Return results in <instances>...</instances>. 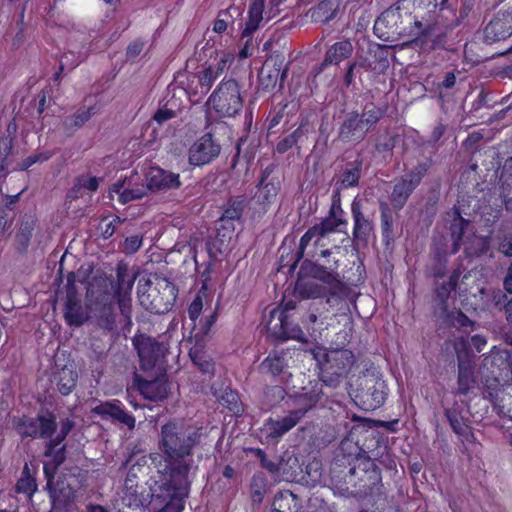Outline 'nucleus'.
Returning <instances> with one entry per match:
<instances>
[{"instance_id":"1","label":"nucleus","mask_w":512,"mask_h":512,"mask_svg":"<svg viewBox=\"0 0 512 512\" xmlns=\"http://www.w3.org/2000/svg\"><path fill=\"white\" fill-rule=\"evenodd\" d=\"M203 427L181 419L163 424L158 436L160 453L150 455L156 469L151 490L156 498L169 499L170 508L179 512L184 509V499L190 489L189 472L192 469L193 450L200 445Z\"/></svg>"},{"instance_id":"2","label":"nucleus","mask_w":512,"mask_h":512,"mask_svg":"<svg viewBox=\"0 0 512 512\" xmlns=\"http://www.w3.org/2000/svg\"><path fill=\"white\" fill-rule=\"evenodd\" d=\"M338 262L339 260L334 259L333 264L323 265L309 259L304 260L301 271L320 283L309 281L298 284L296 291L299 296L303 299L325 298L331 307L345 305L349 309L347 302H354L356 293L337 272Z\"/></svg>"},{"instance_id":"3","label":"nucleus","mask_w":512,"mask_h":512,"mask_svg":"<svg viewBox=\"0 0 512 512\" xmlns=\"http://www.w3.org/2000/svg\"><path fill=\"white\" fill-rule=\"evenodd\" d=\"M47 478L46 488L52 503V509L59 512H76L77 488L81 484L82 474L78 467L65 469L56 482L50 473V466L44 465Z\"/></svg>"},{"instance_id":"4","label":"nucleus","mask_w":512,"mask_h":512,"mask_svg":"<svg viewBox=\"0 0 512 512\" xmlns=\"http://www.w3.org/2000/svg\"><path fill=\"white\" fill-rule=\"evenodd\" d=\"M383 115L384 110L372 102L366 103L361 113L343 111L337 139L342 143L361 142Z\"/></svg>"},{"instance_id":"5","label":"nucleus","mask_w":512,"mask_h":512,"mask_svg":"<svg viewBox=\"0 0 512 512\" xmlns=\"http://www.w3.org/2000/svg\"><path fill=\"white\" fill-rule=\"evenodd\" d=\"M314 357L321 368V380L330 387H337L356 362L351 350L344 348H319Z\"/></svg>"},{"instance_id":"6","label":"nucleus","mask_w":512,"mask_h":512,"mask_svg":"<svg viewBox=\"0 0 512 512\" xmlns=\"http://www.w3.org/2000/svg\"><path fill=\"white\" fill-rule=\"evenodd\" d=\"M138 298L140 304L155 314H164L174 305L177 298L176 286L164 277L155 275L144 284H139Z\"/></svg>"},{"instance_id":"7","label":"nucleus","mask_w":512,"mask_h":512,"mask_svg":"<svg viewBox=\"0 0 512 512\" xmlns=\"http://www.w3.org/2000/svg\"><path fill=\"white\" fill-rule=\"evenodd\" d=\"M351 395L358 407L372 411L384 404L388 395L387 385L378 372L367 370L356 379Z\"/></svg>"},{"instance_id":"8","label":"nucleus","mask_w":512,"mask_h":512,"mask_svg":"<svg viewBox=\"0 0 512 512\" xmlns=\"http://www.w3.org/2000/svg\"><path fill=\"white\" fill-rule=\"evenodd\" d=\"M114 296L107 287L92 286L87 291L86 308L99 328L113 333L117 330Z\"/></svg>"},{"instance_id":"9","label":"nucleus","mask_w":512,"mask_h":512,"mask_svg":"<svg viewBox=\"0 0 512 512\" xmlns=\"http://www.w3.org/2000/svg\"><path fill=\"white\" fill-rule=\"evenodd\" d=\"M317 397L308 393L296 398L297 408L291 410L288 415L280 419L269 418L265 421L262 432L272 441H278L284 434L294 428L305 414L315 405Z\"/></svg>"},{"instance_id":"10","label":"nucleus","mask_w":512,"mask_h":512,"mask_svg":"<svg viewBox=\"0 0 512 512\" xmlns=\"http://www.w3.org/2000/svg\"><path fill=\"white\" fill-rule=\"evenodd\" d=\"M433 165L431 157L418 161L394 185L390 201L394 209L401 210L407 203L414 190L420 185L423 178Z\"/></svg>"},{"instance_id":"11","label":"nucleus","mask_w":512,"mask_h":512,"mask_svg":"<svg viewBox=\"0 0 512 512\" xmlns=\"http://www.w3.org/2000/svg\"><path fill=\"white\" fill-rule=\"evenodd\" d=\"M208 101L219 115L224 117L235 116L243 106V98L238 82L234 79H223L210 95Z\"/></svg>"},{"instance_id":"12","label":"nucleus","mask_w":512,"mask_h":512,"mask_svg":"<svg viewBox=\"0 0 512 512\" xmlns=\"http://www.w3.org/2000/svg\"><path fill=\"white\" fill-rule=\"evenodd\" d=\"M353 241L366 245L374 232L375 208L366 197H355L351 204Z\"/></svg>"},{"instance_id":"13","label":"nucleus","mask_w":512,"mask_h":512,"mask_svg":"<svg viewBox=\"0 0 512 512\" xmlns=\"http://www.w3.org/2000/svg\"><path fill=\"white\" fill-rule=\"evenodd\" d=\"M358 459L347 455H338L330 466V483L335 494L349 497V490L355 487Z\"/></svg>"},{"instance_id":"14","label":"nucleus","mask_w":512,"mask_h":512,"mask_svg":"<svg viewBox=\"0 0 512 512\" xmlns=\"http://www.w3.org/2000/svg\"><path fill=\"white\" fill-rule=\"evenodd\" d=\"M116 283L112 285L114 289L113 296L117 300L118 307L121 315L125 319L124 328L130 331L132 326V305H131V292L136 279L135 274H131L126 265H118L116 269Z\"/></svg>"},{"instance_id":"15","label":"nucleus","mask_w":512,"mask_h":512,"mask_svg":"<svg viewBox=\"0 0 512 512\" xmlns=\"http://www.w3.org/2000/svg\"><path fill=\"white\" fill-rule=\"evenodd\" d=\"M375 456H368V459H358V468H356V478L353 479L355 487L349 490V497H365L373 493L374 489L381 481L380 471L372 461Z\"/></svg>"},{"instance_id":"16","label":"nucleus","mask_w":512,"mask_h":512,"mask_svg":"<svg viewBox=\"0 0 512 512\" xmlns=\"http://www.w3.org/2000/svg\"><path fill=\"white\" fill-rule=\"evenodd\" d=\"M57 428L56 417L52 412L46 411L35 418L23 417L16 425L17 432L22 437L51 438Z\"/></svg>"},{"instance_id":"17","label":"nucleus","mask_w":512,"mask_h":512,"mask_svg":"<svg viewBox=\"0 0 512 512\" xmlns=\"http://www.w3.org/2000/svg\"><path fill=\"white\" fill-rule=\"evenodd\" d=\"M335 205L336 203L333 202L328 217H326L320 224H317L309 228L301 237L299 247L296 253L297 261L304 257L306 249L308 248L311 241H313L314 247L322 246L321 240L327 234L334 232L340 225L345 223L344 220L335 217Z\"/></svg>"},{"instance_id":"18","label":"nucleus","mask_w":512,"mask_h":512,"mask_svg":"<svg viewBox=\"0 0 512 512\" xmlns=\"http://www.w3.org/2000/svg\"><path fill=\"white\" fill-rule=\"evenodd\" d=\"M289 63L285 62L283 55L276 54L271 56L259 72V84L262 89L269 91L274 89L279 81V88H283L284 81L287 78Z\"/></svg>"},{"instance_id":"19","label":"nucleus","mask_w":512,"mask_h":512,"mask_svg":"<svg viewBox=\"0 0 512 512\" xmlns=\"http://www.w3.org/2000/svg\"><path fill=\"white\" fill-rule=\"evenodd\" d=\"M275 170V164H270L263 170L258 191L255 194L257 203L262 206L264 211L275 203L282 187V180L279 175L274 173Z\"/></svg>"},{"instance_id":"20","label":"nucleus","mask_w":512,"mask_h":512,"mask_svg":"<svg viewBox=\"0 0 512 512\" xmlns=\"http://www.w3.org/2000/svg\"><path fill=\"white\" fill-rule=\"evenodd\" d=\"M295 303L290 300L284 304L283 309H273L270 312V320L267 323L268 331L279 340L295 338L301 330L294 326L288 320L287 312L295 308Z\"/></svg>"},{"instance_id":"21","label":"nucleus","mask_w":512,"mask_h":512,"mask_svg":"<svg viewBox=\"0 0 512 512\" xmlns=\"http://www.w3.org/2000/svg\"><path fill=\"white\" fill-rule=\"evenodd\" d=\"M133 345L140 358L141 368L144 370L152 369L167 351L163 343L145 335H136L133 338Z\"/></svg>"},{"instance_id":"22","label":"nucleus","mask_w":512,"mask_h":512,"mask_svg":"<svg viewBox=\"0 0 512 512\" xmlns=\"http://www.w3.org/2000/svg\"><path fill=\"white\" fill-rule=\"evenodd\" d=\"M221 152V146L211 133H206L189 148V163L193 166H203L215 160Z\"/></svg>"},{"instance_id":"23","label":"nucleus","mask_w":512,"mask_h":512,"mask_svg":"<svg viewBox=\"0 0 512 512\" xmlns=\"http://www.w3.org/2000/svg\"><path fill=\"white\" fill-rule=\"evenodd\" d=\"M512 35V10L499 11L483 29L486 44L504 41Z\"/></svg>"},{"instance_id":"24","label":"nucleus","mask_w":512,"mask_h":512,"mask_svg":"<svg viewBox=\"0 0 512 512\" xmlns=\"http://www.w3.org/2000/svg\"><path fill=\"white\" fill-rule=\"evenodd\" d=\"M470 221L461 216L459 209L455 208L449 225V234L452 240L450 254H456L462 245L466 256L470 257L475 254L468 245L471 236L468 234Z\"/></svg>"},{"instance_id":"25","label":"nucleus","mask_w":512,"mask_h":512,"mask_svg":"<svg viewBox=\"0 0 512 512\" xmlns=\"http://www.w3.org/2000/svg\"><path fill=\"white\" fill-rule=\"evenodd\" d=\"M289 353L284 351L271 352L260 364L259 370L262 374L269 375L279 382L286 383L292 377L290 371Z\"/></svg>"},{"instance_id":"26","label":"nucleus","mask_w":512,"mask_h":512,"mask_svg":"<svg viewBox=\"0 0 512 512\" xmlns=\"http://www.w3.org/2000/svg\"><path fill=\"white\" fill-rule=\"evenodd\" d=\"M402 22L401 8L398 5L385 10L375 21L373 29L379 38L389 40L394 35L406 32L405 28L401 26Z\"/></svg>"},{"instance_id":"27","label":"nucleus","mask_w":512,"mask_h":512,"mask_svg":"<svg viewBox=\"0 0 512 512\" xmlns=\"http://www.w3.org/2000/svg\"><path fill=\"white\" fill-rule=\"evenodd\" d=\"M92 413L100 416L104 420H111L125 425L128 429L135 428V417L125 411L119 400L100 402L92 408Z\"/></svg>"},{"instance_id":"28","label":"nucleus","mask_w":512,"mask_h":512,"mask_svg":"<svg viewBox=\"0 0 512 512\" xmlns=\"http://www.w3.org/2000/svg\"><path fill=\"white\" fill-rule=\"evenodd\" d=\"M363 160L356 159L353 162H349L345 165L343 170L334 176V203L340 202V192L342 190L356 187L359 184V180L362 175Z\"/></svg>"},{"instance_id":"29","label":"nucleus","mask_w":512,"mask_h":512,"mask_svg":"<svg viewBox=\"0 0 512 512\" xmlns=\"http://www.w3.org/2000/svg\"><path fill=\"white\" fill-rule=\"evenodd\" d=\"M148 191H162L177 189L181 186L179 174L159 167L150 168L146 176Z\"/></svg>"},{"instance_id":"30","label":"nucleus","mask_w":512,"mask_h":512,"mask_svg":"<svg viewBox=\"0 0 512 512\" xmlns=\"http://www.w3.org/2000/svg\"><path fill=\"white\" fill-rule=\"evenodd\" d=\"M64 318L69 326L80 327L88 319L81 300L78 297L74 287L67 290L66 301L64 305Z\"/></svg>"},{"instance_id":"31","label":"nucleus","mask_w":512,"mask_h":512,"mask_svg":"<svg viewBox=\"0 0 512 512\" xmlns=\"http://www.w3.org/2000/svg\"><path fill=\"white\" fill-rule=\"evenodd\" d=\"M444 416L456 435L465 440L473 436L469 420L463 414V406L457 401H455L451 407L444 409Z\"/></svg>"},{"instance_id":"32","label":"nucleus","mask_w":512,"mask_h":512,"mask_svg":"<svg viewBox=\"0 0 512 512\" xmlns=\"http://www.w3.org/2000/svg\"><path fill=\"white\" fill-rule=\"evenodd\" d=\"M475 363L473 360L459 359L456 395H467L475 387L476 377L474 373Z\"/></svg>"},{"instance_id":"33","label":"nucleus","mask_w":512,"mask_h":512,"mask_svg":"<svg viewBox=\"0 0 512 512\" xmlns=\"http://www.w3.org/2000/svg\"><path fill=\"white\" fill-rule=\"evenodd\" d=\"M353 50V45L349 40H342L334 43L326 51L324 60L320 66V71L328 65H338L342 61L350 58Z\"/></svg>"},{"instance_id":"34","label":"nucleus","mask_w":512,"mask_h":512,"mask_svg":"<svg viewBox=\"0 0 512 512\" xmlns=\"http://www.w3.org/2000/svg\"><path fill=\"white\" fill-rule=\"evenodd\" d=\"M93 110V107H80L73 114L63 117L61 125L66 136H73L78 129L88 122L95 113Z\"/></svg>"},{"instance_id":"35","label":"nucleus","mask_w":512,"mask_h":512,"mask_svg":"<svg viewBox=\"0 0 512 512\" xmlns=\"http://www.w3.org/2000/svg\"><path fill=\"white\" fill-rule=\"evenodd\" d=\"M301 499L290 490L278 491L273 498L271 512H298Z\"/></svg>"},{"instance_id":"36","label":"nucleus","mask_w":512,"mask_h":512,"mask_svg":"<svg viewBox=\"0 0 512 512\" xmlns=\"http://www.w3.org/2000/svg\"><path fill=\"white\" fill-rule=\"evenodd\" d=\"M246 207L247 202L245 198L236 197L229 199L226 208L224 209L221 217L219 218V222L223 223L222 227L234 229L232 222L241 220L242 214Z\"/></svg>"},{"instance_id":"37","label":"nucleus","mask_w":512,"mask_h":512,"mask_svg":"<svg viewBox=\"0 0 512 512\" xmlns=\"http://www.w3.org/2000/svg\"><path fill=\"white\" fill-rule=\"evenodd\" d=\"M341 0H320L312 10V19L317 23H328L335 19L339 13Z\"/></svg>"},{"instance_id":"38","label":"nucleus","mask_w":512,"mask_h":512,"mask_svg":"<svg viewBox=\"0 0 512 512\" xmlns=\"http://www.w3.org/2000/svg\"><path fill=\"white\" fill-rule=\"evenodd\" d=\"M189 357L195 367L204 374L209 377L214 375L215 372V362L211 358L210 355L201 347L199 342L192 347L189 351Z\"/></svg>"},{"instance_id":"39","label":"nucleus","mask_w":512,"mask_h":512,"mask_svg":"<svg viewBox=\"0 0 512 512\" xmlns=\"http://www.w3.org/2000/svg\"><path fill=\"white\" fill-rule=\"evenodd\" d=\"M307 133L308 125L302 122L292 133L279 140L276 144V152L283 154L294 147L299 149L298 144L306 138Z\"/></svg>"},{"instance_id":"40","label":"nucleus","mask_w":512,"mask_h":512,"mask_svg":"<svg viewBox=\"0 0 512 512\" xmlns=\"http://www.w3.org/2000/svg\"><path fill=\"white\" fill-rule=\"evenodd\" d=\"M35 225L36 220L32 217H27L22 220L20 228L15 236V248L18 252L25 253L27 251Z\"/></svg>"},{"instance_id":"41","label":"nucleus","mask_w":512,"mask_h":512,"mask_svg":"<svg viewBox=\"0 0 512 512\" xmlns=\"http://www.w3.org/2000/svg\"><path fill=\"white\" fill-rule=\"evenodd\" d=\"M297 463V458L289 455L287 452L284 453V455L281 456L277 461L276 473L274 475L278 478V480H293L297 476L295 469Z\"/></svg>"},{"instance_id":"42","label":"nucleus","mask_w":512,"mask_h":512,"mask_svg":"<svg viewBox=\"0 0 512 512\" xmlns=\"http://www.w3.org/2000/svg\"><path fill=\"white\" fill-rule=\"evenodd\" d=\"M265 0H252L249 7V19L243 30V37H249L255 32L263 19Z\"/></svg>"},{"instance_id":"43","label":"nucleus","mask_w":512,"mask_h":512,"mask_svg":"<svg viewBox=\"0 0 512 512\" xmlns=\"http://www.w3.org/2000/svg\"><path fill=\"white\" fill-rule=\"evenodd\" d=\"M77 374L68 367H63L54 376V381L58 391L66 396L69 395L76 386Z\"/></svg>"},{"instance_id":"44","label":"nucleus","mask_w":512,"mask_h":512,"mask_svg":"<svg viewBox=\"0 0 512 512\" xmlns=\"http://www.w3.org/2000/svg\"><path fill=\"white\" fill-rule=\"evenodd\" d=\"M501 196L506 207L512 205V158L505 161L500 174Z\"/></svg>"},{"instance_id":"45","label":"nucleus","mask_w":512,"mask_h":512,"mask_svg":"<svg viewBox=\"0 0 512 512\" xmlns=\"http://www.w3.org/2000/svg\"><path fill=\"white\" fill-rule=\"evenodd\" d=\"M397 141V135H392L386 132L380 135L375 143V150L382 157L384 161L391 160L393 156V150Z\"/></svg>"},{"instance_id":"46","label":"nucleus","mask_w":512,"mask_h":512,"mask_svg":"<svg viewBox=\"0 0 512 512\" xmlns=\"http://www.w3.org/2000/svg\"><path fill=\"white\" fill-rule=\"evenodd\" d=\"M139 389L145 398L152 401L161 400L167 394L165 385L158 381H143Z\"/></svg>"},{"instance_id":"47","label":"nucleus","mask_w":512,"mask_h":512,"mask_svg":"<svg viewBox=\"0 0 512 512\" xmlns=\"http://www.w3.org/2000/svg\"><path fill=\"white\" fill-rule=\"evenodd\" d=\"M112 191L119 195V200L123 204L128 203L132 200L141 199L147 194L146 187H137L132 189H123V184L116 183L112 187Z\"/></svg>"},{"instance_id":"48","label":"nucleus","mask_w":512,"mask_h":512,"mask_svg":"<svg viewBox=\"0 0 512 512\" xmlns=\"http://www.w3.org/2000/svg\"><path fill=\"white\" fill-rule=\"evenodd\" d=\"M381 229L384 239L387 241L393 238V216L387 204H381Z\"/></svg>"},{"instance_id":"49","label":"nucleus","mask_w":512,"mask_h":512,"mask_svg":"<svg viewBox=\"0 0 512 512\" xmlns=\"http://www.w3.org/2000/svg\"><path fill=\"white\" fill-rule=\"evenodd\" d=\"M217 318V312L214 311L212 314L207 316L205 320H200L199 324L196 323V328L193 329L194 338L197 342H200L203 340V338L209 333L211 327L215 323Z\"/></svg>"},{"instance_id":"50","label":"nucleus","mask_w":512,"mask_h":512,"mask_svg":"<svg viewBox=\"0 0 512 512\" xmlns=\"http://www.w3.org/2000/svg\"><path fill=\"white\" fill-rule=\"evenodd\" d=\"M221 404L226 406L234 415H240L243 412L239 396L233 391H226L222 395Z\"/></svg>"},{"instance_id":"51","label":"nucleus","mask_w":512,"mask_h":512,"mask_svg":"<svg viewBox=\"0 0 512 512\" xmlns=\"http://www.w3.org/2000/svg\"><path fill=\"white\" fill-rule=\"evenodd\" d=\"M266 492V484L263 476L254 475L251 482V498L254 503L260 504Z\"/></svg>"},{"instance_id":"52","label":"nucleus","mask_w":512,"mask_h":512,"mask_svg":"<svg viewBox=\"0 0 512 512\" xmlns=\"http://www.w3.org/2000/svg\"><path fill=\"white\" fill-rule=\"evenodd\" d=\"M83 60L84 56L80 54L76 55L73 51L65 52L60 59V72H63L66 68L73 70Z\"/></svg>"},{"instance_id":"53","label":"nucleus","mask_w":512,"mask_h":512,"mask_svg":"<svg viewBox=\"0 0 512 512\" xmlns=\"http://www.w3.org/2000/svg\"><path fill=\"white\" fill-rule=\"evenodd\" d=\"M198 79L201 87V93L207 94L218 77L213 73V69L206 67L199 72Z\"/></svg>"},{"instance_id":"54","label":"nucleus","mask_w":512,"mask_h":512,"mask_svg":"<svg viewBox=\"0 0 512 512\" xmlns=\"http://www.w3.org/2000/svg\"><path fill=\"white\" fill-rule=\"evenodd\" d=\"M203 309V299L201 296V291L197 293L194 300L190 303L188 307V316L191 320L194 328H196V320L200 316Z\"/></svg>"},{"instance_id":"55","label":"nucleus","mask_w":512,"mask_h":512,"mask_svg":"<svg viewBox=\"0 0 512 512\" xmlns=\"http://www.w3.org/2000/svg\"><path fill=\"white\" fill-rule=\"evenodd\" d=\"M52 157L51 152H41L35 155L28 156L27 158L23 159L19 164L18 168L19 170H26L29 167H31L33 164L38 162H44L49 160Z\"/></svg>"},{"instance_id":"56","label":"nucleus","mask_w":512,"mask_h":512,"mask_svg":"<svg viewBox=\"0 0 512 512\" xmlns=\"http://www.w3.org/2000/svg\"><path fill=\"white\" fill-rule=\"evenodd\" d=\"M453 347L456 353L457 363H459L460 358L462 360H473L468 349V343L464 338L456 339Z\"/></svg>"},{"instance_id":"57","label":"nucleus","mask_w":512,"mask_h":512,"mask_svg":"<svg viewBox=\"0 0 512 512\" xmlns=\"http://www.w3.org/2000/svg\"><path fill=\"white\" fill-rule=\"evenodd\" d=\"M452 326L456 328H467L473 325V322L462 311L452 312L449 315Z\"/></svg>"},{"instance_id":"58","label":"nucleus","mask_w":512,"mask_h":512,"mask_svg":"<svg viewBox=\"0 0 512 512\" xmlns=\"http://www.w3.org/2000/svg\"><path fill=\"white\" fill-rule=\"evenodd\" d=\"M437 5V0H413L414 9L418 13H432Z\"/></svg>"},{"instance_id":"59","label":"nucleus","mask_w":512,"mask_h":512,"mask_svg":"<svg viewBox=\"0 0 512 512\" xmlns=\"http://www.w3.org/2000/svg\"><path fill=\"white\" fill-rule=\"evenodd\" d=\"M370 52L374 53L382 69H386L389 66L388 48L386 46L376 45L374 49H370Z\"/></svg>"},{"instance_id":"60","label":"nucleus","mask_w":512,"mask_h":512,"mask_svg":"<svg viewBox=\"0 0 512 512\" xmlns=\"http://www.w3.org/2000/svg\"><path fill=\"white\" fill-rule=\"evenodd\" d=\"M231 61L230 55H225L217 60L216 63L210 64L208 68L213 69V73L219 78L228 69Z\"/></svg>"},{"instance_id":"61","label":"nucleus","mask_w":512,"mask_h":512,"mask_svg":"<svg viewBox=\"0 0 512 512\" xmlns=\"http://www.w3.org/2000/svg\"><path fill=\"white\" fill-rule=\"evenodd\" d=\"M66 447L62 446L60 448H56L52 454L46 455L47 457L52 458V464L53 468L52 471L50 470V473L53 475L55 470L65 461L66 455H65Z\"/></svg>"},{"instance_id":"62","label":"nucleus","mask_w":512,"mask_h":512,"mask_svg":"<svg viewBox=\"0 0 512 512\" xmlns=\"http://www.w3.org/2000/svg\"><path fill=\"white\" fill-rule=\"evenodd\" d=\"M144 42L140 39H136L131 42L126 49V57L128 60H134L144 49Z\"/></svg>"},{"instance_id":"63","label":"nucleus","mask_w":512,"mask_h":512,"mask_svg":"<svg viewBox=\"0 0 512 512\" xmlns=\"http://www.w3.org/2000/svg\"><path fill=\"white\" fill-rule=\"evenodd\" d=\"M17 490L26 494H32L36 490V483L30 476L22 477L17 482Z\"/></svg>"},{"instance_id":"64","label":"nucleus","mask_w":512,"mask_h":512,"mask_svg":"<svg viewBox=\"0 0 512 512\" xmlns=\"http://www.w3.org/2000/svg\"><path fill=\"white\" fill-rule=\"evenodd\" d=\"M142 245V237L133 235L127 237L124 242V250L126 253H135Z\"/></svg>"}]
</instances>
